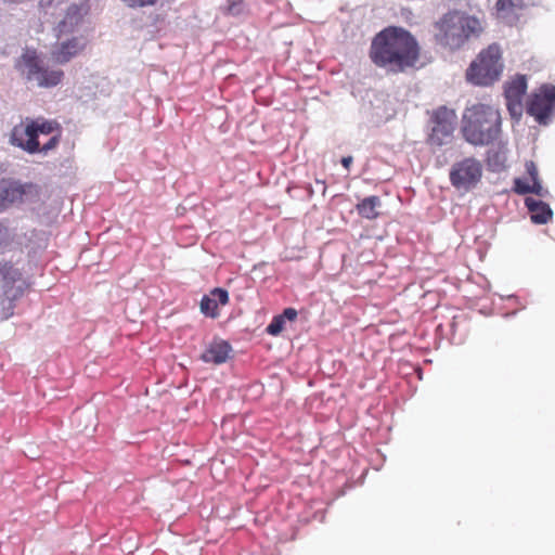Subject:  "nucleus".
Returning a JSON list of instances; mask_svg holds the SVG:
<instances>
[{
  "instance_id": "obj_1",
  "label": "nucleus",
  "mask_w": 555,
  "mask_h": 555,
  "mask_svg": "<svg viewBox=\"0 0 555 555\" xmlns=\"http://www.w3.org/2000/svg\"><path fill=\"white\" fill-rule=\"evenodd\" d=\"M420 56L421 48L415 37L397 26H389L377 33L369 50V57L375 66L395 75L414 68Z\"/></svg>"
},
{
  "instance_id": "obj_2",
  "label": "nucleus",
  "mask_w": 555,
  "mask_h": 555,
  "mask_svg": "<svg viewBox=\"0 0 555 555\" xmlns=\"http://www.w3.org/2000/svg\"><path fill=\"white\" fill-rule=\"evenodd\" d=\"M61 137L62 128L56 120L27 118L13 127L11 143L29 154L48 153L59 145Z\"/></svg>"
},
{
  "instance_id": "obj_3",
  "label": "nucleus",
  "mask_w": 555,
  "mask_h": 555,
  "mask_svg": "<svg viewBox=\"0 0 555 555\" xmlns=\"http://www.w3.org/2000/svg\"><path fill=\"white\" fill-rule=\"evenodd\" d=\"M501 114L498 108L476 103L465 108L461 131L464 139L476 146L489 145L501 133Z\"/></svg>"
},
{
  "instance_id": "obj_4",
  "label": "nucleus",
  "mask_w": 555,
  "mask_h": 555,
  "mask_svg": "<svg viewBox=\"0 0 555 555\" xmlns=\"http://www.w3.org/2000/svg\"><path fill=\"white\" fill-rule=\"evenodd\" d=\"M442 44L456 49L462 47L470 37L482 31L481 22L464 12L453 11L447 13L439 23Z\"/></svg>"
},
{
  "instance_id": "obj_5",
  "label": "nucleus",
  "mask_w": 555,
  "mask_h": 555,
  "mask_svg": "<svg viewBox=\"0 0 555 555\" xmlns=\"http://www.w3.org/2000/svg\"><path fill=\"white\" fill-rule=\"evenodd\" d=\"M502 51L499 44L482 50L466 70V79L476 86H491L499 80L502 70Z\"/></svg>"
},
{
  "instance_id": "obj_6",
  "label": "nucleus",
  "mask_w": 555,
  "mask_h": 555,
  "mask_svg": "<svg viewBox=\"0 0 555 555\" xmlns=\"http://www.w3.org/2000/svg\"><path fill=\"white\" fill-rule=\"evenodd\" d=\"M15 68L27 81L35 82L39 88H53L64 78L62 69H53L42 65L36 49L26 48L15 61Z\"/></svg>"
},
{
  "instance_id": "obj_7",
  "label": "nucleus",
  "mask_w": 555,
  "mask_h": 555,
  "mask_svg": "<svg viewBox=\"0 0 555 555\" xmlns=\"http://www.w3.org/2000/svg\"><path fill=\"white\" fill-rule=\"evenodd\" d=\"M0 281L2 282L4 296L9 300L8 307L2 309V319L7 320L14 313L13 301L24 293L22 273L11 262L0 261Z\"/></svg>"
},
{
  "instance_id": "obj_8",
  "label": "nucleus",
  "mask_w": 555,
  "mask_h": 555,
  "mask_svg": "<svg viewBox=\"0 0 555 555\" xmlns=\"http://www.w3.org/2000/svg\"><path fill=\"white\" fill-rule=\"evenodd\" d=\"M481 176V163L473 157H468L452 166L450 181L454 188L468 191L480 181Z\"/></svg>"
},
{
  "instance_id": "obj_9",
  "label": "nucleus",
  "mask_w": 555,
  "mask_h": 555,
  "mask_svg": "<svg viewBox=\"0 0 555 555\" xmlns=\"http://www.w3.org/2000/svg\"><path fill=\"white\" fill-rule=\"evenodd\" d=\"M555 109V86L543 85L534 92L527 106V113L539 124L545 125Z\"/></svg>"
},
{
  "instance_id": "obj_10",
  "label": "nucleus",
  "mask_w": 555,
  "mask_h": 555,
  "mask_svg": "<svg viewBox=\"0 0 555 555\" xmlns=\"http://www.w3.org/2000/svg\"><path fill=\"white\" fill-rule=\"evenodd\" d=\"M86 46L87 40L82 37H73L65 41L57 42L51 51V59L57 64H66L73 57L81 53Z\"/></svg>"
},
{
  "instance_id": "obj_11",
  "label": "nucleus",
  "mask_w": 555,
  "mask_h": 555,
  "mask_svg": "<svg viewBox=\"0 0 555 555\" xmlns=\"http://www.w3.org/2000/svg\"><path fill=\"white\" fill-rule=\"evenodd\" d=\"M225 306L229 304V293L224 288L216 287L210 295H205L199 302V309L206 317L216 319L219 317L218 305Z\"/></svg>"
},
{
  "instance_id": "obj_12",
  "label": "nucleus",
  "mask_w": 555,
  "mask_h": 555,
  "mask_svg": "<svg viewBox=\"0 0 555 555\" xmlns=\"http://www.w3.org/2000/svg\"><path fill=\"white\" fill-rule=\"evenodd\" d=\"M524 9L525 0H498L494 5V15L501 22L512 25L517 22Z\"/></svg>"
},
{
  "instance_id": "obj_13",
  "label": "nucleus",
  "mask_w": 555,
  "mask_h": 555,
  "mask_svg": "<svg viewBox=\"0 0 555 555\" xmlns=\"http://www.w3.org/2000/svg\"><path fill=\"white\" fill-rule=\"evenodd\" d=\"M25 195V188L18 182L0 180V211L7 209L14 203L22 202Z\"/></svg>"
},
{
  "instance_id": "obj_14",
  "label": "nucleus",
  "mask_w": 555,
  "mask_h": 555,
  "mask_svg": "<svg viewBox=\"0 0 555 555\" xmlns=\"http://www.w3.org/2000/svg\"><path fill=\"white\" fill-rule=\"evenodd\" d=\"M232 352L231 345L222 339H215L202 353L201 359L206 363L222 364L228 361Z\"/></svg>"
},
{
  "instance_id": "obj_15",
  "label": "nucleus",
  "mask_w": 555,
  "mask_h": 555,
  "mask_svg": "<svg viewBox=\"0 0 555 555\" xmlns=\"http://www.w3.org/2000/svg\"><path fill=\"white\" fill-rule=\"evenodd\" d=\"M525 204L531 214L533 223L545 224L552 219L553 211L548 204L531 197H527Z\"/></svg>"
},
{
  "instance_id": "obj_16",
  "label": "nucleus",
  "mask_w": 555,
  "mask_h": 555,
  "mask_svg": "<svg viewBox=\"0 0 555 555\" xmlns=\"http://www.w3.org/2000/svg\"><path fill=\"white\" fill-rule=\"evenodd\" d=\"M382 202L380 198L376 195H372L369 197L363 198L361 202H359L356 206L358 214L365 219L374 220L378 218L379 211L378 208L380 207Z\"/></svg>"
},
{
  "instance_id": "obj_17",
  "label": "nucleus",
  "mask_w": 555,
  "mask_h": 555,
  "mask_svg": "<svg viewBox=\"0 0 555 555\" xmlns=\"http://www.w3.org/2000/svg\"><path fill=\"white\" fill-rule=\"evenodd\" d=\"M527 91V79L525 76H517L505 87V99L522 100Z\"/></svg>"
},
{
  "instance_id": "obj_18",
  "label": "nucleus",
  "mask_w": 555,
  "mask_h": 555,
  "mask_svg": "<svg viewBox=\"0 0 555 555\" xmlns=\"http://www.w3.org/2000/svg\"><path fill=\"white\" fill-rule=\"evenodd\" d=\"M81 18L80 9L76 5L69 7L64 20L57 26L59 33L65 34L72 31L74 26L78 25Z\"/></svg>"
},
{
  "instance_id": "obj_19",
  "label": "nucleus",
  "mask_w": 555,
  "mask_h": 555,
  "mask_svg": "<svg viewBox=\"0 0 555 555\" xmlns=\"http://www.w3.org/2000/svg\"><path fill=\"white\" fill-rule=\"evenodd\" d=\"M514 191L517 193V194H528V193H532V194H535L538 196H543L545 191L543 189V186L541 185V182L540 181H534V182H531L530 181H527V180H524V179H520V178H517L515 179L514 181Z\"/></svg>"
},
{
  "instance_id": "obj_20",
  "label": "nucleus",
  "mask_w": 555,
  "mask_h": 555,
  "mask_svg": "<svg viewBox=\"0 0 555 555\" xmlns=\"http://www.w3.org/2000/svg\"><path fill=\"white\" fill-rule=\"evenodd\" d=\"M284 317L275 315L270 324L267 326V333L272 336H278L284 330Z\"/></svg>"
},
{
  "instance_id": "obj_21",
  "label": "nucleus",
  "mask_w": 555,
  "mask_h": 555,
  "mask_svg": "<svg viewBox=\"0 0 555 555\" xmlns=\"http://www.w3.org/2000/svg\"><path fill=\"white\" fill-rule=\"evenodd\" d=\"M522 100L506 99V106L512 117L518 119L522 114Z\"/></svg>"
},
{
  "instance_id": "obj_22",
  "label": "nucleus",
  "mask_w": 555,
  "mask_h": 555,
  "mask_svg": "<svg viewBox=\"0 0 555 555\" xmlns=\"http://www.w3.org/2000/svg\"><path fill=\"white\" fill-rule=\"evenodd\" d=\"M129 8H144L155 5L159 0H122Z\"/></svg>"
},
{
  "instance_id": "obj_23",
  "label": "nucleus",
  "mask_w": 555,
  "mask_h": 555,
  "mask_svg": "<svg viewBox=\"0 0 555 555\" xmlns=\"http://www.w3.org/2000/svg\"><path fill=\"white\" fill-rule=\"evenodd\" d=\"M526 171L530 177L531 182L539 181L538 168L533 162L530 160L526 163Z\"/></svg>"
},
{
  "instance_id": "obj_24",
  "label": "nucleus",
  "mask_w": 555,
  "mask_h": 555,
  "mask_svg": "<svg viewBox=\"0 0 555 555\" xmlns=\"http://www.w3.org/2000/svg\"><path fill=\"white\" fill-rule=\"evenodd\" d=\"M298 312L294 308H286L284 309L283 313L280 314V317H284V321H295L297 319Z\"/></svg>"
},
{
  "instance_id": "obj_25",
  "label": "nucleus",
  "mask_w": 555,
  "mask_h": 555,
  "mask_svg": "<svg viewBox=\"0 0 555 555\" xmlns=\"http://www.w3.org/2000/svg\"><path fill=\"white\" fill-rule=\"evenodd\" d=\"M352 160L353 158L351 156H346V157H343L341 158V165L346 168V169H349L351 164H352Z\"/></svg>"
},
{
  "instance_id": "obj_26",
  "label": "nucleus",
  "mask_w": 555,
  "mask_h": 555,
  "mask_svg": "<svg viewBox=\"0 0 555 555\" xmlns=\"http://www.w3.org/2000/svg\"><path fill=\"white\" fill-rule=\"evenodd\" d=\"M442 131L444 134L450 135L452 132V128L450 126L442 125Z\"/></svg>"
},
{
  "instance_id": "obj_27",
  "label": "nucleus",
  "mask_w": 555,
  "mask_h": 555,
  "mask_svg": "<svg viewBox=\"0 0 555 555\" xmlns=\"http://www.w3.org/2000/svg\"><path fill=\"white\" fill-rule=\"evenodd\" d=\"M315 182H317V184H320L322 186V193L324 194L326 192L325 182L323 180H319V179H317Z\"/></svg>"
},
{
  "instance_id": "obj_28",
  "label": "nucleus",
  "mask_w": 555,
  "mask_h": 555,
  "mask_svg": "<svg viewBox=\"0 0 555 555\" xmlns=\"http://www.w3.org/2000/svg\"><path fill=\"white\" fill-rule=\"evenodd\" d=\"M53 0H40L41 7H48L52 3Z\"/></svg>"
},
{
  "instance_id": "obj_29",
  "label": "nucleus",
  "mask_w": 555,
  "mask_h": 555,
  "mask_svg": "<svg viewBox=\"0 0 555 555\" xmlns=\"http://www.w3.org/2000/svg\"><path fill=\"white\" fill-rule=\"evenodd\" d=\"M438 130H439V129H438V127H435V128L433 129L434 134H435Z\"/></svg>"
}]
</instances>
